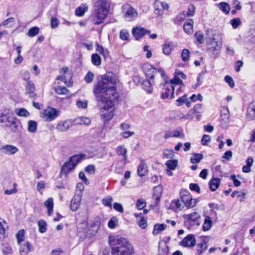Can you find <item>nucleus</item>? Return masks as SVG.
Segmentation results:
<instances>
[{
    "mask_svg": "<svg viewBox=\"0 0 255 255\" xmlns=\"http://www.w3.org/2000/svg\"><path fill=\"white\" fill-rule=\"evenodd\" d=\"M96 50L98 51L101 54L103 55L105 58H106L109 55V52L107 49H105L102 46L100 45L98 43L96 44Z\"/></svg>",
    "mask_w": 255,
    "mask_h": 255,
    "instance_id": "c03bdc74",
    "label": "nucleus"
},
{
    "mask_svg": "<svg viewBox=\"0 0 255 255\" xmlns=\"http://www.w3.org/2000/svg\"><path fill=\"white\" fill-rule=\"evenodd\" d=\"M196 114V113L194 112V110H192V109L190 110L188 114L184 116L183 115H182V116L178 115V117L179 118V119L182 118H185L186 119H192L194 116Z\"/></svg>",
    "mask_w": 255,
    "mask_h": 255,
    "instance_id": "052dcab7",
    "label": "nucleus"
},
{
    "mask_svg": "<svg viewBox=\"0 0 255 255\" xmlns=\"http://www.w3.org/2000/svg\"><path fill=\"white\" fill-rule=\"evenodd\" d=\"M230 23L234 29H236L241 25V21L239 18H235L230 20Z\"/></svg>",
    "mask_w": 255,
    "mask_h": 255,
    "instance_id": "4d7b16f0",
    "label": "nucleus"
},
{
    "mask_svg": "<svg viewBox=\"0 0 255 255\" xmlns=\"http://www.w3.org/2000/svg\"><path fill=\"white\" fill-rule=\"evenodd\" d=\"M203 158V155L201 153H193L190 159V161L192 164H197L199 163Z\"/></svg>",
    "mask_w": 255,
    "mask_h": 255,
    "instance_id": "7c9ffc66",
    "label": "nucleus"
},
{
    "mask_svg": "<svg viewBox=\"0 0 255 255\" xmlns=\"http://www.w3.org/2000/svg\"><path fill=\"white\" fill-rule=\"evenodd\" d=\"M27 130L31 133H35L37 130V123L32 120L28 121L27 123Z\"/></svg>",
    "mask_w": 255,
    "mask_h": 255,
    "instance_id": "4c0bfd02",
    "label": "nucleus"
},
{
    "mask_svg": "<svg viewBox=\"0 0 255 255\" xmlns=\"http://www.w3.org/2000/svg\"><path fill=\"white\" fill-rule=\"evenodd\" d=\"M14 18L13 17H10L4 20L2 22V25L5 26H11L14 24Z\"/></svg>",
    "mask_w": 255,
    "mask_h": 255,
    "instance_id": "69168bd1",
    "label": "nucleus"
},
{
    "mask_svg": "<svg viewBox=\"0 0 255 255\" xmlns=\"http://www.w3.org/2000/svg\"><path fill=\"white\" fill-rule=\"evenodd\" d=\"M35 86L31 81H28L26 86V93L28 95L29 98L35 99L36 95L34 93Z\"/></svg>",
    "mask_w": 255,
    "mask_h": 255,
    "instance_id": "b1692460",
    "label": "nucleus"
},
{
    "mask_svg": "<svg viewBox=\"0 0 255 255\" xmlns=\"http://www.w3.org/2000/svg\"><path fill=\"white\" fill-rule=\"evenodd\" d=\"M163 87L164 91L162 92L161 98L163 99L168 98H172L174 97V87L173 85L175 84V73L174 74L173 78L168 80V77L167 76V82L163 81L162 80Z\"/></svg>",
    "mask_w": 255,
    "mask_h": 255,
    "instance_id": "0eeeda50",
    "label": "nucleus"
},
{
    "mask_svg": "<svg viewBox=\"0 0 255 255\" xmlns=\"http://www.w3.org/2000/svg\"><path fill=\"white\" fill-rule=\"evenodd\" d=\"M8 228L6 222L0 218V234H4L6 229Z\"/></svg>",
    "mask_w": 255,
    "mask_h": 255,
    "instance_id": "6e6d98bb",
    "label": "nucleus"
},
{
    "mask_svg": "<svg viewBox=\"0 0 255 255\" xmlns=\"http://www.w3.org/2000/svg\"><path fill=\"white\" fill-rule=\"evenodd\" d=\"M162 193V187L161 185H158L155 187L153 189V196H161Z\"/></svg>",
    "mask_w": 255,
    "mask_h": 255,
    "instance_id": "13d9d810",
    "label": "nucleus"
},
{
    "mask_svg": "<svg viewBox=\"0 0 255 255\" xmlns=\"http://www.w3.org/2000/svg\"><path fill=\"white\" fill-rule=\"evenodd\" d=\"M101 225V219L97 217L90 222L89 225L93 231L97 232Z\"/></svg>",
    "mask_w": 255,
    "mask_h": 255,
    "instance_id": "cd10ccee",
    "label": "nucleus"
},
{
    "mask_svg": "<svg viewBox=\"0 0 255 255\" xmlns=\"http://www.w3.org/2000/svg\"><path fill=\"white\" fill-rule=\"evenodd\" d=\"M58 116V110L54 108L48 107L43 111L42 117L44 119L45 121L51 122L54 120Z\"/></svg>",
    "mask_w": 255,
    "mask_h": 255,
    "instance_id": "9b49d317",
    "label": "nucleus"
},
{
    "mask_svg": "<svg viewBox=\"0 0 255 255\" xmlns=\"http://www.w3.org/2000/svg\"><path fill=\"white\" fill-rule=\"evenodd\" d=\"M220 179L218 178H214L209 182L210 189L212 191H215L220 184Z\"/></svg>",
    "mask_w": 255,
    "mask_h": 255,
    "instance_id": "c85d7f7f",
    "label": "nucleus"
},
{
    "mask_svg": "<svg viewBox=\"0 0 255 255\" xmlns=\"http://www.w3.org/2000/svg\"><path fill=\"white\" fill-rule=\"evenodd\" d=\"M150 31L142 27H136L132 29V34L136 40L142 37L146 34H150Z\"/></svg>",
    "mask_w": 255,
    "mask_h": 255,
    "instance_id": "a211bd4d",
    "label": "nucleus"
},
{
    "mask_svg": "<svg viewBox=\"0 0 255 255\" xmlns=\"http://www.w3.org/2000/svg\"><path fill=\"white\" fill-rule=\"evenodd\" d=\"M161 80H153L147 79L142 83L143 88L147 92L151 93L152 91V85L155 84L162 85Z\"/></svg>",
    "mask_w": 255,
    "mask_h": 255,
    "instance_id": "4468645a",
    "label": "nucleus"
},
{
    "mask_svg": "<svg viewBox=\"0 0 255 255\" xmlns=\"http://www.w3.org/2000/svg\"><path fill=\"white\" fill-rule=\"evenodd\" d=\"M15 113L19 117H28L30 113L25 108H17L15 110Z\"/></svg>",
    "mask_w": 255,
    "mask_h": 255,
    "instance_id": "58836bf2",
    "label": "nucleus"
},
{
    "mask_svg": "<svg viewBox=\"0 0 255 255\" xmlns=\"http://www.w3.org/2000/svg\"><path fill=\"white\" fill-rule=\"evenodd\" d=\"M206 32L208 42H211L212 45H217L219 43L220 45H222V35L220 32L210 29L207 30Z\"/></svg>",
    "mask_w": 255,
    "mask_h": 255,
    "instance_id": "9d476101",
    "label": "nucleus"
},
{
    "mask_svg": "<svg viewBox=\"0 0 255 255\" xmlns=\"http://www.w3.org/2000/svg\"><path fill=\"white\" fill-rule=\"evenodd\" d=\"M158 248L159 255H167L168 254L169 248L166 241H160L158 244Z\"/></svg>",
    "mask_w": 255,
    "mask_h": 255,
    "instance_id": "5701e85b",
    "label": "nucleus"
},
{
    "mask_svg": "<svg viewBox=\"0 0 255 255\" xmlns=\"http://www.w3.org/2000/svg\"><path fill=\"white\" fill-rule=\"evenodd\" d=\"M221 126L223 128H226L230 122L229 111L228 109H224L221 113Z\"/></svg>",
    "mask_w": 255,
    "mask_h": 255,
    "instance_id": "f3484780",
    "label": "nucleus"
},
{
    "mask_svg": "<svg viewBox=\"0 0 255 255\" xmlns=\"http://www.w3.org/2000/svg\"><path fill=\"white\" fill-rule=\"evenodd\" d=\"M110 244L112 255H132L134 254L133 246L125 238L110 240Z\"/></svg>",
    "mask_w": 255,
    "mask_h": 255,
    "instance_id": "7ed1b4c3",
    "label": "nucleus"
},
{
    "mask_svg": "<svg viewBox=\"0 0 255 255\" xmlns=\"http://www.w3.org/2000/svg\"><path fill=\"white\" fill-rule=\"evenodd\" d=\"M166 225L164 224H156L154 226V228L152 232L153 235H157L161 232L164 231L166 229Z\"/></svg>",
    "mask_w": 255,
    "mask_h": 255,
    "instance_id": "2f4dec72",
    "label": "nucleus"
},
{
    "mask_svg": "<svg viewBox=\"0 0 255 255\" xmlns=\"http://www.w3.org/2000/svg\"><path fill=\"white\" fill-rule=\"evenodd\" d=\"M2 252L4 255H8L12 254V250L10 246L8 244H3L2 246Z\"/></svg>",
    "mask_w": 255,
    "mask_h": 255,
    "instance_id": "37998d69",
    "label": "nucleus"
},
{
    "mask_svg": "<svg viewBox=\"0 0 255 255\" xmlns=\"http://www.w3.org/2000/svg\"><path fill=\"white\" fill-rule=\"evenodd\" d=\"M39 33V28L37 26H34L31 28H30L28 32H27V35L29 37H33Z\"/></svg>",
    "mask_w": 255,
    "mask_h": 255,
    "instance_id": "a18cd8bd",
    "label": "nucleus"
},
{
    "mask_svg": "<svg viewBox=\"0 0 255 255\" xmlns=\"http://www.w3.org/2000/svg\"><path fill=\"white\" fill-rule=\"evenodd\" d=\"M195 239L194 236L192 234L188 235L184 238L180 243V245L184 247H193L195 244Z\"/></svg>",
    "mask_w": 255,
    "mask_h": 255,
    "instance_id": "6ab92c4d",
    "label": "nucleus"
},
{
    "mask_svg": "<svg viewBox=\"0 0 255 255\" xmlns=\"http://www.w3.org/2000/svg\"><path fill=\"white\" fill-rule=\"evenodd\" d=\"M190 52L187 49H184L182 50V53H181V57L183 61L186 62L188 60V58L189 56Z\"/></svg>",
    "mask_w": 255,
    "mask_h": 255,
    "instance_id": "e2e57ef3",
    "label": "nucleus"
},
{
    "mask_svg": "<svg viewBox=\"0 0 255 255\" xmlns=\"http://www.w3.org/2000/svg\"><path fill=\"white\" fill-rule=\"evenodd\" d=\"M143 70L148 79L161 80L167 82V76L162 68L156 69L149 64H145L143 66Z\"/></svg>",
    "mask_w": 255,
    "mask_h": 255,
    "instance_id": "20e7f679",
    "label": "nucleus"
},
{
    "mask_svg": "<svg viewBox=\"0 0 255 255\" xmlns=\"http://www.w3.org/2000/svg\"><path fill=\"white\" fill-rule=\"evenodd\" d=\"M82 194L81 193H76L72 198L70 203V209L76 211L79 208L81 204Z\"/></svg>",
    "mask_w": 255,
    "mask_h": 255,
    "instance_id": "ddd939ff",
    "label": "nucleus"
},
{
    "mask_svg": "<svg viewBox=\"0 0 255 255\" xmlns=\"http://www.w3.org/2000/svg\"><path fill=\"white\" fill-rule=\"evenodd\" d=\"M12 117L9 114H4L0 112V124H8Z\"/></svg>",
    "mask_w": 255,
    "mask_h": 255,
    "instance_id": "c9c22d12",
    "label": "nucleus"
},
{
    "mask_svg": "<svg viewBox=\"0 0 255 255\" xmlns=\"http://www.w3.org/2000/svg\"><path fill=\"white\" fill-rule=\"evenodd\" d=\"M253 104H250L248 110L247 117L250 120H254L255 119V111L253 110Z\"/></svg>",
    "mask_w": 255,
    "mask_h": 255,
    "instance_id": "8fccbe9b",
    "label": "nucleus"
},
{
    "mask_svg": "<svg viewBox=\"0 0 255 255\" xmlns=\"http://www.w3.org/2000/svg\"><path fill=\"white\" fill-rule=\"evenodd\" d=\"M0 150L1 153L7 155H12L18 151V149L13 145H5L2 146Z\"/></svg>",
    "mask_w": 255,
    "mask_h": 255,
    "instance_id": "dca6fc26",
    "label": "nucleus"
},
{
    "mask_svg": "<svg viewBox=\"0 0 255 255\" xmlns=\"http://www.w3.org/2000/svg\"><path fill=\"white\" fill-rule=\"evenodd\" d=\"M24 230H21L18 232L16 235L17 243L20 245V243L24 241Z\"/></svg>",
    "mask_w": 255,
    "mask_h": 255,
    "instance_id": "09e8293b",
    "label": "nucleus"
},
{
    "mask_svg": "<svg viewBox=\"0 0 255 255\" xmlns=\"http://www.w3.org/2000/svg\"><path fill=\"white\" fill-rule=\"evenodd\" d=\"M181 78L186 79L187 76L182 72L176 70V86H179V88L177 90V92H180L181 91V89L185 87V85Z\"/></svg>",
    "mask_w": 255,
    "mask_h": 255,
    "instance_id": "2eb2a0df",
    "label": "nucleus"
},
{
    "mask_svg": "<svg viewBox=\"0 0 255 255\" xmlns=\"http://www.w3.org/2000/svg\"><path fill=\"white\" fill-rule=\"evenodd\" d=\"M212 225V222L211 218L207 216L205 217L204 224L203 225L202 229L204 231H207L209 230Z\"/></svg>",
    "mask_w": 255,
    "mask_h": 255,
    "instance_id": "f704fd0d",
    "label": "nucleus"
},
{
    "mask_svg": "<svg viewBox=\"0 0 255 255\" xmlns=\"http://www.w3.org/2000/svg\"><path fill=\"white\" fill-rule=\"evenodd\" d=\"M19 122V120L16 117L12 116L9 123L6 124L4 127L9 128L11 131L15 132L17 130Z\"/></svg>",
    "mask_w": 255,
    "mask_h": 255,
    "instance_id": "4be33fe9",
    "label": "nucleus"
},
{
    "mask_svg": "<svg viewBox=\"0 0 255 255\" xmlns=\"http://www.w3.org/2000/svg\"><path fill=\"white\" fill-rule=\"evenodd\" d=\"M118 219L115 217H112L109 221L108 227L110 229H114L118 225Z\"/></svg>",
    "mask_w": 255,
    "mask_h": 255,
    "instance_id": "5fc2aeb1",
    "label": "nucleus"
},
{
    "mask_svg": "<svg viewBox=\"0 0 255 255\" xmlns=\"http://www.w3.org/2000/svg\"><path fill=\"white\" fill-rule=\"evenodd\" d=\"M169 8L168 3L160 1L159 0H156L154 3V13L157 16H162L164 14L165 10Z\"/></svg>",
    "mask_w": 255,
    "mask_h": 255,
    "instance_id": "f8f14e48",
    "label": "nucleus"
},
{
    "mask_svg": "<svg viewBox=\"0 0 255 255\" xmlns=\"http://www.w3.org/2000/svg\"><path fill=\"white\" fill-rule=\"evenodd\" d=\"M172 47L171 43H166L163 47V52L165 55H169L172 50Z\"/></svg>",
    "mask_w": 255,
    "mask_h": 255,
    "instance_id": "603ef678",
    "label": "nucleus"
},
{
    "mask_svg": "<svg viewBox=\"0 0 255 255\" xmlns=\"http://www.w3.org/2000/svg\"><path fill=\"white\" fill-rule=\"evenodd\" d=\"M184 223L188 229H190L194 226H198L200 224L201 216L197 212H192L183 215Z\"/></svg>",
    "mask_w": 255,
    "mask_h": 255,
    "instance_id": "6e6552de",
    "label": "nucleus"
},
{
    "mask_svg": "<svg viewBox=\"0 0 255 255\" xmlns=\"http://www.w3.org/2000/svg\"><path fill=\"white\" fill-rule=\"evenodd\" d=\"M122 11L124 13V17L127 21H132L137 17L138 13L136 10L128 3L122 6Z\"/></svg>",
    "mask_w": 255,
    "mask_h": 255,
    "instance_id": "1a4fd4ad",
    "label": "nucleus"
},
{
    "mask_svg": "<svg viewBox=\"0 0 255 255\" xmlns=\"http://www.w3.org/2000/svg\"><path fill=\"white\" fill-rule=\"evenodd\" d=\"M92 62L95 66H99L101 64V58L97 54H93L91 56Z\"/></svg>",
    "mask_w": 255,
    "mask_h": 255,
    "instance_id": "49530a36",
    "label": "nucleus"
},
{
    "mask_svg": "<svg viewBox=\"0 0 255 255\" xmlns=\"http://www.w3.org/2000/svg\"><path fill=\"white\" fill-rule=\"evenodd\" d=\"M72 126V122L70 120L60 122L56 126V129L61 132L67 131Z\"/></svg>",
    "mask_w": 255,
    "mask_h": 255,
    "instance_id": "412c9836",
    "label": "nucleus"
},
{
    "mask_svg": "<svg viewBox=\"0 0 255 255\" xmlns=\"http://www.w3.org/2000/svg\"><path fill=\"white\" fill-rule=\"evenodd\" d=\"M44 205L47 207L48 210V215L50 216L53 212V199L51 198H48L46 201L44 202Z\"/></svg>",
    "mask_w": 255,
    "mask_h": 255,
    "instance_id": "e433bc0d",
    "label": "nucleus"
},
{
    "mask_svg": "<svg viewBox=\"0 0 255 255\" xmlns=\"http://www.w3.org/2000/svg\"><path fill=\"white\" fill-rule=\"evenodd\" d=\"M56 80L64 82L65 85L68 87H70L72 85V81L70 80L67 81V78L65 75H61V76H57Z\"/></svg>",
    "mask_w": 255,
    "mask_h": 255,
    "instance_id": "3c124183",
    "label": "nucleus"
},
{
    "mask_svg": "<svg viewBox=\"0 0 255 255\" xmlns=\"http://www.w3.org/2000/svg\"><path fill=\"white\" fill-rule=\"evenodd\" d=\"M180 200H176V208L182 210L186 206L187 208H192L194 207L198 199L192 198L189 192L187 190L182 189L180 193Z\"/></svg>",
    "mask_w": 255,
    "mask_h": 255,
    "instance_id": "39448f33",
    "label": "nucleus"
},
{
    "mask_svg": "<svg viewBox=\"0 0 255 255\" xmlns=\"http://www.w3.org/2000/svg\"><path fill=\"white\" fill-rule=\"evenodd\" d=\"M54 90L59 95H67L69 93V91L64 86H57L55 87Z\"/></svg>",
    "mask_w": 255,
    "mask_h": 255,
    "instance_id": "ea45409f",
    "label": "nucleus"
},
{
    "mask_svg": "<svg viewBox=\"0 0 255 255\" xmlns=\"http://www.w3.org/2000/svg\"><path fill=\"white\" fill-rule=\"evenodd\" d=\"M85 156L84 154L75 155L72 156L69 160L65 162L61 167L60 176H62L63 175L66 176Z\"/></svg>",
    "mask_w": 255,
    "mask_h": 255,
    "instance_id": "423d86ee",
    "label": "nucleus"
},
{
    "mask_svg": "<svg viewBox=\"0 0 255 255\" xmlns=\"http://www.w3.org/2000/svg\"><path fill=\"white\" fill-rule=\"evenodd\" d=\"M163 154L166 158H172L174 156V152L173 150L165 149Z\"/></svg>",
    "mask_w": 255,
    "mask_h": 255,
    "instance_id": "0e129e2a",
    "label": "nucleus"
},
{
    "mask_svg": "<svg viewBox=\"0 0 255 255\" xmlns=\"http://www.w3.org/2000/svg\"><path fill=\"white\" fill-rule=\"evenodd\" d=\"M112 201V197L110 196H108L102 200V203L106 206L111 207Z\"/></svg>",
    "mask_w": 255,
    "mask_h": 255,
    "instance_id": "bf43d9fd",
    "label": "nucleus"
},
{
    "mask_svg": "<svg viewBox=\"0 0 255 255\" xmlns=\"http://www.w3.org/2000/svg\"><path fill=\"white\" fill-rule=\"evenodd\" d=\"M222 46V45H220V43L215 47L208 46L207 51L212 58H216L219 56Z\"/></svg>",
    "mask_w": 255,
    "mask_h": 255,
    "instance_id": "aec40b11",
    "label": "nucleus"
},
{
    "mask_svg": "<svg viewBox=\"0 0 255 255\" xmlns=\"http://www.w3.org/2000/svg\"><path fill=\"white\" fill-rule=\"evenodd\" d=\"M88 9V7L85 4H81L80 6L76 9L75 14L78 16H82L87 11Z\"/></svg>",
    "mask_w": 255,
    "mask_h": 255,
    "instance_id": "72a5a7b5",
    "label": "nucleus"
},
{
    "mask_svg": "<svg viewBox=\"0 0 255 255\" xmlns=\"http://www.w3.org/2000/svg\"><path fill=\"white\" fill-rule=\"evenodd\" d=\"M224 80L227 83L229 86L231 88H233L235 86V83H234V81L233 79V78L229 76V75H227L225 77V78H224Z\"/></svg>",
    "mask_w": 255,
    "mask_h": 255,
    "instance_id": "338daca9",
    "label": "nucleus"
},
{
    "mask_svg": "<svg viewBox=\"0 0 255 255\" xmlns=\"http://www.w3.org/2000/svg\"><path fill=\"white\" fill-rule=\"evenodd\" d=\"M117 153L122 156V160L126 164L127 159V150L124 146H119L117 148Z\"/></svg>",
    "mask_w": 255,
    "mask_h": 255,
    "instance_id": "a878e982",
    "label": "nucleus"
},
{
    "mask_svg": "<svg viewBox=\"0 0 255 255\" xmlns=\"http://www.w3.org/2000/svg\"><path fill=\"white\" fill-rule=\"evenodd\" d=\"M118 82L116 75L108 72L94 85L93 93L105 122L110 121L114 116V107L119 98L116 86Z\"/></svg>",
    "mask_w": 255,
    "mask_h": 255,
    "instance_id": "f257e3e1",
    "label": "nucleus"
},
{
    "mask_svg": "<svg viewBox=\"0 0 255 255\" xmlns=\"http://www.w3.org/2000/svg\"><path fill=\"white\" fill-rule=\"evenodd\" d=\"M194 21L192 19L186 20L183 25L184 31L188 34H191L193 32Z\"/></svg>",
    "mask_w": 255,
    "mask_h": 255,
    "instance_id": "bb28decb",
    "label": "nucleus"
},
{
    "mask_svg": "<svg viewBox=\"0 0 255 255\" xmlns=\"http://www.w3.org/2000/svg\"><path fill=\"white\" fill-rule=\"evenodd\" d=\"M207 248L208 246L207 245L206 242L205 240H203L201 244L198 245V255H202L203 253L207 249Z\"/></svg>",
    "mask_w": 255,
    "mask_h": 255,
    "instance_id": "79ce46f5",
    "label": "nucleus"
},
{
    "mask_svg": "<svg viewBox=\"0 0 255 255\" xmlns=\"http://www.w3.org/2000/svg\"><path fill=\"white\" fill-rule=\"evenodd\" d=\"M194 36L198 43L202 44L204 42V35L201 31L196 32L194 34Z\"/></svg>",
    "mask_w": 255,
    "mask_h": 255,
    "instance_id": "864d4df0",
    "label": "nucleus"
},
{
    "mask_svg": "<svg viewBox=\"0 0 255 255\" xmlns=\"http://www.w3.org/2000/svg\"><path fill=\"white\" fill-rule=\"evenodd\" d=\"M76 106L78 108L81 109H86L88 107V101L87 100H78L76 102Z\"/></svg>",
    "mask_w": 255,
    "mask_h": 255,
    "instance_id": "680f3d73",
    "label": "nucleus"
},
{
    "mask_svg": "<svg viewBox=\"0 0 255 255\" xmlns=\"http://www.w3.org/2000/svg\"><path fill=\"white\" fill-rule=\"evenodd\" d=\"M147 169L143 160H141L137 168V173L139 176H143L147 172Z\"/></svg>",
    "mask_w": 255,
    "mask_h": 255,
    "instance_id": "473e14b6",
    "label": "nucleus"
},
{
    "mask_svg": "<svg viewBox=\"0 0 255 255\" xmlns=\"http://www.w3.org/2000/svg\"><path fill=\"white\" fill-rule=\"evenodd\" d=\"M167 166L166 173L169 176L173 175L172 172L171 170H174L175 169V160H169L165 163Z\"/></svg>",
    "mask_w": 255,
    "mask_h": 255,
    "instance_id": "c756f323",
    "label": "nucleus"
},
{
    "mask_svg": "<svg viewBox=\"0 0 255 255\" xmlns=\"http://www.w3.org/2000/svg\"><path fill=\"white\" fill-rule=\"evenodd\" d=\"M38 225L39 227V231L41 233H45L46 231V223L44 220H41L38 221Z\"/></svg>",
    "mask_w": 255,
    "mask_h": 255,
    "instance_id": "de8ad7c7",
    "label": "nucleus"
},
{
    "mask_svg": "<svg viewBox=\"0 0 255 255\" xmlns=\"http://www.w3.org/2000/svg\"><path fill=\"white\" fill-rule=\"evenodd\" d=\"M129 33L127 30L123 29L120 32V38L123 40H127L128 39Z\"/></svg>",
    "mask_w": 255,
    "mask_h": 255,
    "instance_id": "774afa93",
    "label": "nucleus"
},
{
    "mask_svg": "<svg viewBox=\"0 0 255 255\" xmlns=\"http://www.w3.org/2000/svg\"><path fill=\"white\" fill-rule=\"evenodd\" d=\"M32 249V246L30 243L26 242L20 247L19 254L20 255H27L31 251Z\"/></svg>",
    "mask_w": 255,
    "mask_h": 255,
    "instance_id": "393cba45",
    "label": "nucleus"
},
{
    "mask_svg": "<svg viewBox=\"0 0 255 255\" xmlns=\"http://www.w3.org/2000/svg\"><path fill=\"white\" fill-rule=\"evenodd\" d=\"M110 4L107 0H98L94 5L91 14L92 22L95 25L103 23L108 15Z\"/></svg>",
    "mask_w": 255,
    "mask_h": 255,
    "instance_id": "f03ea898",
    "label": "nucleus"
},
{
    "mask_svg": "<svg viewBox=\"0 0 255 255\" xmlns=\"http://www.w3.org/2000/svg\"><path fill=\"white\" fill-rule=\"evenodd\" d=\"M219 8L226 14L229 13L230 7L228 3L225 2H220L218 4Z\"/></svg>",
    "mask_w": 255,
    "mask_h": 255,
    "instance_id": "a19ab883",
    "label": "nucleus"
}]
</instances>
